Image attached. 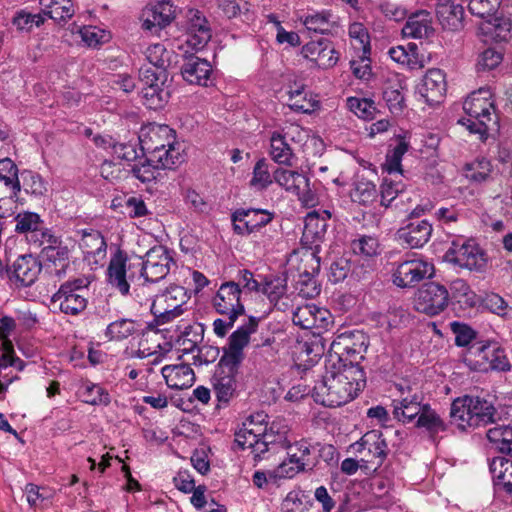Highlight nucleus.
<instances>
[{
    "instance_id": "1",
    "label": "nucleus",
    "mask_w": 512,
    "mask_h": 512,
    "mask_svg": "<svg viewBox=\"0 0 512 512\" xmlns=\"http://www.w3.org/2000/svg\"><path fill=\"white\" fill-rule=\"evenodd\" d=\"M134 260L121 249H117L110 258L107 282L123 296L129 294L130 282L135 278V268L139 272V278L156 283L168 275L173 262L169 252L163 246H155L147 251L144 259L137 257Z\"/></svg>"
},
{
    "instance_id": "2",
    "label": "nucleus",
    "mask_w": 512,
    "mask_h": 512,
    "mask_svg": "<svg viewBox=\"0 0 512 512\" xmlns=\"http://www.w3.org/2000/svg\"><path fill=\"white\" fill-rule=\"evenodd\" d=\"M338 363L335 356L326 359L322 380L313 388L315 401L327 407H338L353 400L366 383L361 366L352 365L341 369Z\"/></svg>"
},
{
    "instance_id": "3",
    "label": "nucleus",
    "mask_w": 512,
    "mask_h": 512,
    "mask_svg": "<svg viewBox=\"0 0 512 512\" xmlns=\"http://www.w3.org/2000/svg\"><path fill=\"white\" fill-rule=\"evenodd\" d=\"M139 143L149 160L165 168H173L184 161L181 145L176 142L173 129L167 125L148 124L139 133Z\"/></svg>"
},
{
    "instance_id": "4",
    "label": "nucleus",
    "mask_w": 512,
    "mask_h": 512,
    "mask_svg": "<svg viewBox=\"0 0 512 512\" xmlns=\"http://www.w3.org/2000/svg\"><path fill=\"white\" fill-rule=\"evenodd\" d=\"M450 416L462 430L487 426L503 419L491 401L470 395L458 397L452 402Z\"/></svg>"
},
{
    "instance_id": "5",
    "label": "nucleus",
    "mask_w": 512,
    "mask_h": 512,
    "mask_svg": "<svg viewBox=\"0 0 512 512\" xmlns=\"http://www.w3.org/2000/svg\"><path fill=\"white\" fill-rule=\"evenodd\" d=\"M465 117L459 120L470 133L477 134L480 140H485L488 130L497 124L495 105L492 93L488 88H480L472 92L463 103Z\"/></svg>"
},
{
    "instance_id": "6",
    "label": "nucleus",
    "mask_w": 512,
    "mask_h": 512,
    "mask_svg": "<svg viewBox=\"0 0 512 512\" xmlns=\"http://www.w3.org/2000/svg\"><path fill=\"white\" fill-rule=\"evenodd\" d=\"M187 291L178 285L166 288L156 295L151 303V313L157 325H164L183 315L189 300Z\"/></svg>"
},
{
    "instance_id": "7",
    "label": "nucleus",
    "mask_w": 512,
    "mask_h": 512,
    "mask_svg": "<svg viewBox=\"0 0 512 512\" xmlns=\"http://www.w3.org/2000/svg\"><path fill=\"white\" fill-rule=\"evenodd\" d=\"M167 71L142 66L139 70V80L142 84L141 94L144 104L150 109H159L168 102L170 91L166 86Z\"/></svg>"
},
{
    "instance_id": "8",
    "label": "nucleus",
    "mask_w": 512,
    "mask_h": 512,
    "mask_svg": "<svg viewBox=\"0 0 512 512\" xmlns=\"http://www.w3.org/2000/svg\"><path fill=\"white\" fill-rule=\"evenodd\" d=\"M88 278H77L62 284L52 296L51 302L58 305L61 312L68 315H78L87 307Z\"/></svg>"
},
{
    "instance_id": "9",
    "label": "nucleus",
    "mask_w": 512,
    "mask_h": 512,
    "mask_svg": "<svg viewBox=\"0 0 512 512\" xmlns=\"http://www.w3.org/2000/svg\"><path fill=\"white\" fill-rule=\"evenodd\" d=\"M469 361L475 360V369L480 371H509L511 364L505 350L497 342L486 341L473 344L468 351Z\"/></svg>"
},
{
    "instance_id": "10",
    "label": "nucleus",
    "mask_w": 512,
    "mask_h": 512,
    "mask_svg": "<svg viewBox=\"0 0 512 512\" xmlns=\"http://www.w3.org/2000/svg\"><path fill=\"white\" fill-rule=\"evenodd\" d=\"M349 450L358 455L362 463L374 465V470L384 463L389 452L387 442L379 430L366 432L349 446Z\"/></svg>"
},
{
    "instance_id": "11",
    "label": "nucleus",
    "mask_w": 512,
    "mask_h": 512,
    "mask_svg": "<svg viewBox=\"0 0 512 512\" xmlns=\"http://www.w3.org/2000/svg\"><path fill=\"white\" fill-rule=\"evenodd\" d=\"M445 258L461 268L482 271L487 264L484 251L473 240H454Z\"/></svg>"
},
{
    "instance_id": "12",
    "label": "nucleus",
    "mask_w": 512,
    "mask_h": 512,
    "mask_svg": "<svg viewBox=\"0 0 512 512\" xmlns=\"http://www.w3.org/2000/svg\"><path fill=\"white\" fill-rule=\"evenodd\" d=\"M434 273L433 264L416 257L401 262L393 273V283L401 288L412 287Z\"/></svg>"
},
{
    "instance_id": "13",
    "label": "nucleus",
    "mask_w": 512,
    "mask_h": 512,
    "mask_svg": "<svg viewBox=\"0 0 512 512\" xmlns=\"http://www.w3.org/2000/svg\"><path fill=\"white\" fill-rule=\"evenodd\" d=\"M449 293L447 289L435 282L423 285L414 299V307L417 311L437 315L448 305Z\"/></svg>"
},
{
    "instance_id": "14",
    "label": "nucleus",
    "mask_w": 512,
    "mask_h": 512,
    "mask_svg": "<svg viewBox=\"0 0 512 512\" xmlns=\"http://www.w3.org/2000/svg\"><path fill=\"white\" fill-rule=\"evenodd\" d=\"M242 290L234 281L224 282L212 299V306L221 315L241 316L245 312L241 302Z\"/></svg>"
},
{
    "instance_id": "15",
    "label": "nucleus",
    "mask_w": 512,
    "mask_h": 512,
    "mask_svg": "<svg viewBox=\"0 0 512 512\" xmlns=\"http://www.w3.org/2000/svg\"><path fill=\"white\" fill-rule=\"evenodd\" d=\"M400 397L393 399V416L396 420L409 424L415 422L423 410L422 396L412 391L410 386L399 385Z\"/></svg>"
},
{
    "instance_id": "16",
    "label": "nucleus",
    "mask_w": 512,
    "mask_h": 512,
    "mask_svg": "<svg viewBox=\"0 0 512 512\" xmlns=\"http://www.w3.org/2000/svg\"><path fill=\"white\" fill-rule=\"evenodd\" d=\"M267 419L268 415L264 412L250 415L235 433V442L238 446L242 449L250 448L252 453H255L261 438L269 427Z\"/></svg>"
},
{
    "instance_id": "17",
    "label": "nucleus",
    "mask_w": 512,
    "mask_h": 512,
    "mask_svg": "<svg viewBox=\"0 0 512 512\" xmlns=\"http://www.w3.org/2000/svg\"><path fill=\"white\" fill-rule=\"evenodd\" d=\"M511 21L512 18L508 15L507 7L482 20L478 26V34L483 37L485 42H507L512 39Z\"/></svg>"
},
{
    "instance_id": "18",
    "label": "nucleus",
    "mask_w": 512,
    "mask_h": 512,
    "mask_svg": "<svg viewBox=\"0 0 512 512\" xmlns=\"http://www.w3.org/2000/svg\"><path fill=\"white\" fill-rule=\"evenodd\" d=\"M79 247L84 255V260L91 269L103 265L107 255V244L99 231L93 229L82 230Z\"/></svg>"
},
{
    "instance_id": "19",
    "label": "nucleus",
    "mask_w": 512,
    "mask_h": 512,
    "mask_svg": "<svg viewBox=\"0 0 512 512\" xmlns=\"http://www.w3.org/2000/svg\"><path fill=\"white\" fill-rule=\"evenodd\" d=\"M364 351L362 344L354 343L351 337L341 334L332 342L327 359H333L335 356L339 360L337 366L341 369L352 365L360 366Z\"/></svg>"
},
{
    "instance_id": "20",
    "label": "nucleus",
    "mask_w": 512,
    "mask_h": 512,
    "mask_svg": "<svg viewBox=\"0 0 512 512\" xmlns=\"http://www.w3.org/2000/svg\"><path fill=\"white\" fill-rule=\"evenodd\" d=\"M446 93L445 74L440 69H429L423 77L421 83L417 86V94L420 99L434 106L442 102Z\"/></svg>"
},
{
    "instance_id": "21",
    "label": "nucleus",
    "mask_w": 512,
    "mask_h": 512,
    "mask_svg": "<svg viewBox=\"0 0 512 512\" xmlns=\"http://www.w3.org/2000/svg\"><path fill=\"white\" fill-rule=\"evenodd\" d=\"M176 8L169 0H162L147 7L142 13V28L157 33L175 18Z\"/></svg>"
},
{
    "instance_id": "22",
    "label": "nucleus",
    "mask_w": 512,
    "mask_h": 512,
    "mask_svg": "<svg viewBox=\"0 0 512 512\" xmlns=\"http://www.w3.org/2000/svg\"><path fill=\"white\" fill-rule=\"evenodd\" d=\"M288 433L289 428L283 420H274L261 438V441L257 446V450L254 453V457L258 458L269 450H287L291 443Z\"/></svg>"
},
{
    "instance_id": "23",
    "label": "nucleus",
    "mask_w": 512,
    "mask_h": 512,
    "mask_svg": "<svg viewBox=\"0 0 512 512\" xmlns=\"http://www.w3.org/2000/svg\"><path fill=\"white\" fill-rule=\"evenodd\" d=\"M186 44L194 50L203 49L211 39V29L206 18L197 10H189Z\"/></svg>"
},
{
    "instance_id": "24",
    "label": "nucleus",
    "mask_w": 512,
    "mask_h": 512,
    "mask_svg": "<svg viewBox=\"0 0 512 512\" xmlns=\"http://www.w3.org/2000/svg\"><path fill=\"white\" fill-rule=\"evenodd\" d=\"M329 319L330 313L327 309L312 303L298 306L292 317L293 323L303 329L325 328Z\"/></svg>"
},
{
    "instance_id": "25",
    "label": "nucleus",
    "mask_w": 512,
    "mask_h": 512,
    "mask_svg": "<svg viewBox=\"0 0 512 512\" xmlns=\"http://www.w3.org/2000/svg\"><path fill=\"white\" fill-rule=\"evenodd\" d=\"M302 55L323 69L335 66L338 61L337 52L331 42L325 39L305 44L302 47Z\"/></svg>"
},
{
    "instance_id": "26",
    "label": "nucleus",
    "mask_w": 512,
    "mask_h": 512,
    "mask_svg": "<svg viewBox=\"0 0 512 512\" xmlns=\"http://www.w3.org/2000/svg\"><path fill=\"white\" fill-rule=\"evenodd\" d=\"M432 231V225L427 220L411 221L397 231V238L410 248H420L430 240Z\"/></svg>"
},
{
    "instance_id": "27",
    "label": "nucleus",
    "mask_w": 512,
    "mask_h": 512,
    "mask_svg": "<svg viewBox=\"0 0 512 512\" xmlns=\"http://www.w3.org/2000/svg\"><path fill=\"white\" fill-rule=\"evenodd\" d=\"M272 217V214L267 210H240L233 216L234 229L240 234H250L267 225Z\"/></svg>"
},
{
    "instance_id": "28",
    "label": "nucleus",
    "mask_w": 512,
    "mask_h": 512,
    "mask_svg": "<svg viewBox=\"0 0 512 512\" xmlns=\"http://www.w3.org/2000/svg\"><path fill=\"white\" fill-rule=\"evenodd\" d=\"M212 67L205 59L191 57L181 67L183 79L193 85L207 87L211 82Z\"/></svg>"
},
{
    "instance_id": "29",
    "label": "nucleus",
    "mask_w": 512,
    "mask_h": 512,
    "mask_svg": "<svg viewBox=\"0 0 512 512\" xmlns=\"http://www.w3.org/2000/svg\"><path fill=\"white\" fill-rule=\"evenodd\" d=\"M41 263L32 255L17 258L11 268V277L22 286L32 285L41 272Z\"/></svg>"
},
{
    "instance_id": "30",
    "label": "nucleus",
    "mask_w": 512,
    "mask_h": 512,
    "mask_svg": "<svg viewBox=\"0 0 512 512\" xmlns=\"http://www.w3.org/2000/svg\"><path fill=\"white\" fill-rule=\"evenodd\" d=\"M161 373L167 386L172 389H187L195 381L194 371L188 364L166 365Z\"/></svg>"
},
{
    "instance_id": "31",
    "label": "nucleus",
    "mask_w": 512,
    "mask_h": 512,
    "mask_svg": "<svg viewBox=\"0 0 512 512\" xmlns=\"http://www.w3.org/2000/svg\"><path fill=\"white\" fill-rule=\"evenodd\" d=\"M436 14L445 29L458 30L463 26L464 8L452 0H438Z\"/></svg>"
},
{
    "instance_id": "32",
    "label": "nucleus",
    "mask_w": 512,
    "mask_h": 512,
    "mask_svg": "<svg viewBox=\"0 0 512 512\" xmlns=\"http://www.w3.org/2000/svg\"><path fill=\"white\" fill-rule=\"evenodd\" d=\"M324 214L327 218L321 217L317 212L307 214L302 235L303 243L317 247L323 240L328 227L327 219L331 216L328 211H324Z\"/></svg>"
},
{
    "instance_id": "33",
    "label": "nucleus",
    "mask_w": 512,
    "mask_h": 512,
    "mask_svg": "<svg viewBox=\"0 0 512 512\" xmlns=\"http://www.w3.org/2000/svg\"><path fill=\"white\" fill-rule=\"evenodd\" d=\"M260 292L266 295L270 303L278 310L286 311L289 308L290 303L285 278L277 277L266 279L261 284Z\"/></svg>"
},
{
    "instance_id": "34",
    "label": "nucleus",
    "mask_w": 512,
    "mask_h": 512,
    "mask_svg": "<svg viewBox=\"0 0 512 512\" xmlns=\"http://www.w3.org/2000/svg\"><path fill=\"white\" fill-rule=\"evenodd\" d=\"M274 180L286 192L300 195L309 186V179L298 171L278 167L274 170Z\"/></svg>"
},
{
    "instance_id": "35",
    "label": "nucleus",
    "mask_w": 512,
    "mask_h": 512,
    "mask_svg": "<svg viewBox=\"0 0 512 512\" xmlns=\"http://www.w3.org/2000/svg\"><path fill=\"white\" fill-rule=\"evenodd\" d=\"M388 55L394 62L410 70L422 69L425 66L424 56L419 53L418 47L414 43L408 44L407 47H391L388 50Z\"/></svg>"
},
{
    "instance_id": "36",
    "label": "nucleus",
    "mask_w": 512,
    "mask_h": 512,
    "mask_svg": "<svg viewBox=\"0 0 512 512\" xmlns=\"http://www.w3.org/2000/svg\"><path fill=\"white\" fill-rule=\"evenodd\" d=\"M294 147L286 142L280 134L275 131L270 136L269 156L271 159L283 166H293L297 160Z\"/></svg>"
},
{
    "instance_id": "37",
    "label": "nucleus",
    "mask_w": 512,
    "mask_h": 512,
    "mask_svg": "<svg viewBox=\"0 0 512 512\" xmlns=\"http://www.w3.org/2000/svg\"><path fill=\"white\" fill-rule=\"evenodd\" d=\"M41 13L57 23L66 22L75 14L71 0H39Z\"/></svg>"
},
{
    "instance_id": "38",
    "label": "nucleus",
    "mask_w": 512,
    "mask_h": 512,
    "mask_svg": "<svg viewBox=\"0 0 512 512\" xmlns=\"http://www.w3.org/2000/svg\"><path fill=\"white\" fill-rule=\"evenodd\" d=\"M433 32L430 13L420 11L409 17L406 24L402 28L405 37L424 38Z\"/></svg>"
},
{
    "instance_id": "39",
    "label": "nucleus",
    "mask_w": 512,
    "mask_h": 512,
    "mask_svg": "<svg viewBox=\"0 0 512 512\" xmlns=\"http://www.w3.org/2000/svg\"><path fill=\"white\" fill-rule=\"evenodd\" d=\"M490 472L496 486L512 493V460L495 457L490 462Z\"/></svg>"
},
{
    "instance_id": "40",
    "label": "nucleus",
    "mask_w": 512,
    "mask_h": 512,
    "mask_svg": "<svg viewBox=\"0 0 512 512\" xmlns=\"http://www.w3.org/2000/svg\"><path fill=\"white\" fill-rule=\"evenodd\" d=\"M286 452L292 462L300 464L308 470H311L316 464L314 447L305 439L291 441Z\"/></svg>"
},
{
    "instance_id": "41",
    "label": "nucleus",
    "mask_w": 512,
    "mask_h": 512,
    "mask_svg": "<svg viewBox=\"0 0 512 512\" xmlns=\"http://www.w3.org/2000/svg\"><path fill=\"white\" fill-rule=\"evenodd\" d=\"M415 426L424 429L430 436L446 430L444 421L429 404H424L423 410L415 421Z\"/></svg>"
},
{
    "instance_id": "42",
    "label": "nucleus",
    "mask_w": 512,
    "mask_h": 512,
    "mask_svg": "<svg viewBox=\"0 0 512 512\" xmlns=\"http://www.w3.org/2000/svg\"><path fill=\"white\" fill-rule=\"evenodd\" d=\"M486 435L496 449L512 457V423L490 428Z\"/></svg>"
},
{
    "instance_id": "43",
    "label": "nucleus",
    "mask_w": 512,
    "mask_h": 512,
    "mask_svg": "<svg viewBox=\"0 0 512 512\" xmlns=\"http://www.w3.org/2000/svg\"><path fill=\"white\" fill-rule=\"evenodd\" d=\"M139 325L129 318H121L111 322L105 331V336L112 341H123L137 333Z\"/></svg>"
},
{
    "instance_id": "44",
    "label": "nucleus",
    "mask_w": 512,
    "mask_h": 512,
    "mask_svg": "<svg viewBox=\"0 0 512 512\" xmlns=\"http://www.w3.org/2000/svg\"><path fill=\"white\" fill-rule=\"evenodd\" d=\"M494 170L491 162L486 158H480L465 166V176L475 183H484L493 179Z\"/></svg>"
},
{
    "instance_id": "45",
    "label": "nucleus",
    "mask_w": 512,
    "mask_h": 512,
    "mask_svg": "<svg viewBox=\"0 0 512 512\" xmlns=\"http://www.w3.org/2000/svg\"><path fill=\"white\" fill-rule=\"evenodd\" d=\"M274 180V171L270 172V165L265 158L259 159L252 171V177L250 179L249 185L255 191H263L266 190Z\"/></svg>"
},
{
    "instance_id": "46",
    "label": "nucleus",
    "mask_w": 512,
    "mask_h": 512,
    "mask_svg": "<svg viewBox=\"0 0 512 512\" xmlns=\"http://www.w3.org/2000/svg\"><path fill=\"white\" fill-rule=\"evenodd\" d=\"M452 297L464 308H473L480 303V297L463 279H456L450 286Z\"/></svg>"
},
{
    "instance_id": "47",
    "label": "nucleus",
    "mask_w": 512,
    "mask_h": 512,
    "mask_svg": "<svg viewBox=\"0 0 512 512\" xmlns=\"http://www.w3.org/2000/svg\"><path fill=\"white\" fill-rule=\"evenodd\" d=\"M258 323L259 318L250 316L247 323L230 335L228 348L243 352V348L249 343L250 335L256 331Z\"/></svg>"
},
{
    "instance_id": "48",
    "label": "nucleus",
    "mask_w": 512,
    "mask_h": 512,
    "mask_svg": "<svg viewBox=\"0 0 512 512\" xmlns=\"http://www.w3.org/2000/svg\"><path fill=\"white\" fill-rule=\"evenodd\" d=\"M408 148V142H406L404 138H401L398 144L392 150L388 151L383 169L388 172L389 175H394L395 178L402 175L401 162Z\"/></svg>"
},
{
    "instance_id": "49",
    "label": "nucleus",
    "mask_w": 512,
    "mask_h": 512,
    "mask_svg": "<svg viewBox=\"0 0 512 512\" xmlns=\"http://www.w3.org/2000/svg\"><path fill=\"white\" fill-rule=\"evenodd\" d=\"M381 204L385 207H389L393 201L397 200L398 198L400 201H404V198L407 201H410V197H406V194L404 192V184L400 181H397V178L393 179L390 178H384L382 185H381Z\"/></svg>"
},
{
    "instance_id": "50",
    "label": "nucleus",
    "mask_w": 512,
    "mask_h": 512,
    "mask_svg": "<svg viewBox=\"0 0 512 512\" xmlns=\"http://www.w3.org/2000/svg\"><path fill=\"white\" fill-rule=\"evenodd\" d=\"M351 199L359 204L368 205L377 198V189L372 181L364 178H358L350 193Z\"/></svg>"
},
{
    "instance_id": "51",
    "label": "nucleus",
    "mask_w": 512,
    "mask_h": 512,
    "mask_svg": "<svg viewBox=\"0 0 512 512\" xmlns=\"http://www.w3.org/2000/svg\"><path fill=\"white\" fill-rule=\"evenodd\" d=\"M235 375L217 371L213 377V387L219 401H228L233 395L236 383Z\"/></svg>"
},
{
    "instance_id": "52",
    "label": "nucleus",
    "mask_w": 512,
    "mask_h": 512,
    "mask_svg": "<svg viewBox=\"0 0 512 512\" xmlns=\"http://www.w3.org/2000/svg\"><path fill=\"white\" fill-rule=\"evenodd\" d=\"M158 162L150 161L149 155H146L144 161L135 163L132 168V174L139 179L141 182H152L157 179L162 169H166L164 166L158 165Z\"/></svg>"
},
{
    "instance_id": "53",
    "label": "nucleus",
    "mask_w": 512,
    "mask_h": 512,
    "mask_svg": "<svg viewBox=\"0 0 512 512\" xmlns=\"http://www.w3.org/2000/svg\"><path fill=\"white\" fill-rule=\"evenodd\" d=\"M15 232L18 234L33 233L34 236H38L42 220L40 216L35 212L24 211L18 213L15 218Z\"/></svg>"
},
{
    "instance_id": "54",
    "label": "nucleus",
    "mask_w": 512,
    "mask_h": 512,
    "mask_svg": "<svg viewBox=\"0 0 512 512\" xmlns=\"http://www.w3.org/2000/svg\"><path fill=\"white\" fill-rule=\"evenodd\" d=\"M172 53L163 44L150 45L145 51V57L154 69H164L169 66Z\"/></svg>"
},
{
    "instance_id": "55",
    "label": "nucleus",
    "mask_w": 512,
    "mask_h": 512,
    "mask_svg": "<svg viewBox=\"0 0 512 512\" xmlns=\"http://www.w3.org/2000/svg\"><path fill=\"white\" fill-rule=\"evenodd\" d=\"M330 17L328 11H322L302 16L300 20L309 31L324 34L330 30Z\"/></svg>"
},
{
    "instance_id": "56",
    "label": "nucleus",
    "mask_w": 512,
    "mask_h": 512,
    "mask_svg": "<svg viewBox=\"0 0 512 512\" xmlns=\"http://www.w3.org/2000/svg\"><path fill=\"white\" fill-rule=\"evenodd\" d=\"M0 182L16 191H21L18 167L10 158L0 160Z\"/></svg>"
},
{
    "instance_id": "57",
    "label": "nucleus",
    "mask_w": 512,
    "mask_h": 512,
    "mask_svg": "<svg viewBox=\"0 0 512 512\" xmlns=\"http://www.w3.org/2000/svg\"><path fill=\"white\" fill-rule=\"evenodd\" d=\"M81 40L89 47H97L110 39V34L97 26H84L78 30Z\"/></svg>"
},
{
    "instance_id": "58",
    "label": "nucleus",
    "mask_w": 512,
    "mask_h": 512,
    "mask_svg": "<svg viewBox=\"0 0 512 512\" xmlns=\"http://www.w3.org/2000/svg\"><path fill=\"white\" fill-rule=\"evenodd\" d=\"M347 107L357 117L362 119H371L376 111L375 103L371 99L349 97Z\"/></svg>"
},
{
    "instance_id": "59",
    "label": "nucleus",
    "mask_w": 512,
    "mask_h": 512,
    "mask_svg": "<svg viewBox=\"0 0 512 512\" xmlns=\"http://www.w3.org/2000/svg\"><path fill=\"white\" fill-rule=\"evenodd\" d=\"M22 178L23 188L26 193L34 196H42L47 191L46 184L39 174L25 170L22 172Z\"/></svg>"
},
{
    "instance_id": "60",
    "label": "nucleus",
    "mask_w": 512,
    "mask_h": 512,
    "mask_svg": "<svg viewBox=\"0 0 512 512\" xmlns=\"http://www.w3.org/2000/svg\"><path fill=\"white\" fill-rule=\"evenodd\" d=\"M45 21L42 13L32 14L25 10L16 13L13 18V24L18 30L31 31L33 27L41 26Z\"/></svg>"
},
{
    "instance_id": "61",
    "label": "nucleus",
    "mask_w": 512,
    "mask_h": 512,
    "mask_svg": "<svg viewBox=\"0 0 512 512\" xmlns=\"http://www.w3.org/2000/svg\"><path fill=\"white\" fill-rule=\"evenodd\" d=\"M502 0H470L469 11L483 20L497 12Z\"/></svg>"
},
{
    "instance_id": "62",
    "label": "nucleus",
    "mask_w": 512,
    "mask_h": 512,
    "mask_svg": "<svg viewBox=\"0 0 512 512\" xmlns=\"http://www.w3.org/2000/svg\"><path fill=\"white\" fill-rule=\"evenodd\" d=\"M449 326L459 347L468 346L476 338V331L466 323L453 321Z\"/></svg>"
},
{
    "instance_id": "63",
    "label": "nucleus",
    "mask_w": 512,
    "mask_h": 512,
    "mask_svg": "<svg viewBox=\"0 0 512 512\" xmlns=\"http://www.w3.org/2000/svg\"><path fill=\"white\" fill-rule=\"evenodd\" d=\"M351 248L355 254L373 257L379 252L378 240L372 236H362L352 241Z\"/></svg>"
},
{
    "instance_id": "64",
    "label": "nucleus",
    "mask_w": 512,
    "mask_h": 512,
    "mask_svg": "<svg viewBox=\"0 0 512 512\" xmlns=\"http://www.w3.org/2000/svg\"><path fill=\"white\" fill-rule=\"evenodd\" d=\"M243 358V352L227 348L220 359L217 371L235 375Z\"/></svg>"
}]
</instances>
